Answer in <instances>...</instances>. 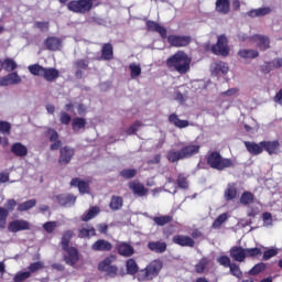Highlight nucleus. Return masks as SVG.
Masks as SVG:
<instances>
[{"label": "nucleus", "mask_w": 282, "mask_h": 282, "mask_svg": "<svg viewBox=\"0 0 282 282\" xmlns=\"http://www.w3.org/2000/svg\"><path fill=\"white\" fill-rule=\"evenodd\" d=\"M193 59L186 54L184 51H177L172 56L166 59V67L172 69L173 72H177L184 76V74H188L191 72V63Z\"/></svg>", "instance_id": "f257e3e1"}, {"label": "nucleus", "mask_w": 282, "mask_h": 282, "mask_svg": "<svg viewBox=\"0 0 282 282\" xmlns=\"http://www.w3.org/2000/svg\"><path fill=\"white\" fill-rule=\"evenodd\" d=\"M162 268H164V262L160 259L152 260L144 269L139 270L137 274L138 281H153L160 276V272H162Z\"/></svg>", "instance_id": "f03ea898"}, {"label": "nucleus", "mask_w": 282, "mask_h": 282, "mask_svg": "<svg viewBox=\"0 0 282 282\" xmlns=\"http://www.w3.org/2000/svg\"><path fill=\"white\" fill-rule=\"evenodd\" d=\"M207 164L215 171H226V169H232L235 166L231 159L221 156V153L218 151H213L208 154Z\"/></svg>", "instance_id": "7ed1b4c3"}, {"label": "nucleus", "mask_w": 282, "mask_h": 282, "mask_svg": "<svg viewBox=\"0 0 282 282\" xmlns=\"http://www.w3.org/2000/svg\"><path fill=\"white\" fill-rule=\"evenodd\" d=\"M212 54L215 56H230V46L228 45V36L220 34L217 37L216 44L212 46Z\"/></svg>", "instance_id": "20e7f679"}, {"label": "nucleus", "mask_w": 282, "mask_h": 282, "mask_svg": "<svg viewBox=\"0 0 282 282\" xmlns=\"http://www.w3.org/2000/svg\"><path fill=\"white\" fill-rule=\"evenodd\" d=\"M94 3L89 0H72L67 3V10L75 12V14H87L91 12Z\"/></svg>", "instance_id": "39448f33"}, {"label": "nucleus", "mask_w": 282, "mask_h": 282, "mask_svg": "<svg viewBox=\"0 0 282 282\" xmlns=\"http://www.w3.org/2000/svg\"><path fill=\"white\" fill-rule=\"evenodd\" d=\"M165 39L171 47H188L193 43L191 35L170 34Z\"/></svg>", "instance_id": "423d86ee"}, {"label": "nucleus", "mask_w": 282, "mask_h": 282, "mask_svg": "<svg viewBox=\"0 0 282 282\" xmlns=\"http://www.w3.org/2000/svg\"><path fill=\"white\" fill-rule=\"evenodd\" d=\"M66 254H64L63 259L66 265H70L74 268L78 261H80V253L78 252V248L76 247H66L62 249Z\"/></svg>", "instance_id": "0eeeda50"}, {"label": "nucleus", "mask_w": 282, "mask_h": 282, "mask_svg": "<svg viewBox=\"0 0 282 282\" xmlns=\"http://www.w3.org/2000/svg\"><path fill=\"white\" fill-rule=\"evenodd\" d=\"M74 155H76V150L70 147H63L59 149V158H58V164L61 166H67L69 162L74 159Z\"/></svg>", "instance_id": "6e6552de"}, {"label": "nucleus", "mask_w": 282, "mask_h": 282, "mask_svg": "<svg viewBox=\"0 0 282 282\" xmlns=\"http://www.w3.org/2000/svg\"><path fill=\"white\" fill-rule=\"evenodd\" d=\"M115 248L117 250V254H119V257H124L126 259L135 254V249L127 241H117Z\"/></svg>", "instance_id": "1a4fd4ad"}, {"label": "nucleus", "mask_w": 282, "mask_h": 282, "mask_svg": "<svg viewBox=\"0 0 282 282\" xmlns=\"http://www.w3.org/2000/svg\"><path fill=\"white\" fill-rule=\"evenodd\" d=\"M44 46L48 52H61V50H63V39L48 36L44 40Z\"/></svg>", "instance_id": "9d476101"}, {"label": "nucleus", "mask_w": 282, "mask_h": 282, "mask_svg": "<svg viewBox=\"0 0 282 282\" xmlns=\"http://www.w3.org/2000/svg\"><path fill=\"white\" fill-rule=\"evenodd\" d=\"M45 135L48 138L50 142H53L50 147L51 151H58L63 142L58 139V132L54 128H48L45 132Z\"/></svg>", "instance_id": "9b49d317"}, {"label": "nucleus", "mask_w": 282, "mask_h": 282, "mask_svg": "<svg viewBox=\"0 0 282 282\" xmlns=\"http://www.w3.org/2000/svg\"><path fill=\"white\" fill-rule=\"evenodd\" d=\"M128 187L137 195V197H144L149 194V188L144 187V184L140 182V180H134L128 184Z\"/></svg>", "instance_id": "f8f14e48"}, {"label": "nucleus", "mask_w": 282, "mask_h": 282, "mask_svg": "<svg viewBox=\"0 0 282 282\" xmlns=\"http://www.w3.org/2000/svg\"><path fill=\"white\" fill-rule=\"evenodd\" d=\"M173 243L181 246V248H195V240L189 236L175 235L172 238Z\"/></svg>", "instance_id": "ddd939ff"}, {"label": "nucleus", "mask_w": 282, "mask_h": 282, "mask_svg": "<svg viewBox=\"0 0 282 282\" xmlns=\"http://www.w3.org/2000/svg\"><path fill=\"white\" fill-rule=\"evenodd\" d=\"M93 252H111L113 250V245L105 239H98L91 245Z\"/></svg>", "instance_id": "4468645a"}, {"label": "nucleus", "mask_w": 282, "mask_h": 282, "mask_svg": "<svg viewBox=\"0 0 282 282\" xmlns=\"http://www.w3.org/2000/svg\"><path fill=\"white\" fill-rule=\"evenodd\" d=\"M145 28L148 32H156L158 34H160L161 39H166V34H169L166 28L160 25V23L153 20H147Z\"/></svg>", "instance_id": "2eb2a0df"}, {"label": "nucleus", "mask_w": 282, "mask_h": 282, "mask_svg": "<svg viewBox=\"0 0 282 282\" xmlns=\"http://www.w3.org/2000/svg\"><path fill=\"white\" fill-rule=\"evenodd\" d=\"M9 232H21L22 230H30V223L24 219H17L8 225Z\"/></svg>", "instance_id": "dca6fc26"}, {"label": "nucleus", "mask_w": 282, "mask_h": 282, "mask_svg": "<svg viewBox=\"0 0 282 282\" xmlns=\"http://www.w3.org/2000/svg\"><path fill=\"white\" fill-rule=\"evenodd\" d=\"M263 151H267L269 155H279L281 149V143L279 140L274 141H261Z\"/></svg>", "instance_id": "f3484780"}, {"label": "nucleus", "mask_w": 282, "mask_h": 282, "mask_svg": "<svg viewBox=\"0 0 282 282\" xmlns=\"http://www.w3.org/2000/svg\"><path fill=\"white\" fill-rule=\"evenodd\" d=\"M200 149H202V145L199 144L189 143L187 145H184L181 149V154L183 155V160H188L189 158L197 155Z\"/></svg>", "instance_id": "a211bd4d"}, {"label": "nucleus", "mask_w": 282, "mask_h": 282, "mask_svg": "<svg viewBox=\"0 0 282 282\" xmlns=\"http://www.w3.org/2000/svg\"><path fill=\"white\" fill-rule=\"evenodd\" d=\"M55 199L57 200V204H59V206H64V208L76 204V196L74 194H58L55 196Z\"/></svg>", "instance_id": "6ab92c4d"}, {"label": "nucleus", "mask_w": 282, "mask_h": 282, "mask_svg": "<svg viewBox=\"0 0 282 282\" xmlns=\"http://www.w3.org/2000/svg\"><path fill=\"white\" fill-rule=\"evenodd\" d=\"M229 254L234 261H238L239 263H243V261L247 259L246 249H243V247H231Z\"/></svg>", "instance_id": "aec40b11"}, {"label": "nucleus", "mask_w": 282, "mask_h": 282, "mask_svg": "<svg viewBox=\"0 0 282 282\" xmlns=\"http://www.w3.org/2000/svg\"><path fill=\"white\" fill-rule=\"evenodd\" d=\"M252 41L257 43V47H259L261 52H265V50H270V37L261 34H256L252 36Z\"/></svg>", "instance_id": "412c9836"}, {"label": "nucleus", "mask_w": 282, "mask_h": 282, "mask_svg": "<svg viewBox=\"0 0 282 282\" xmlns=\"http://www.w3.org/2000/svg\"><path fill=\"white\" fill-rule=\"evenodd\" d=\"M243 144L248 153L251 155H261V153H263V145L261 144V141L259 143L245 141Z\"/></svg>", "instance_id": "4be33fe9"}, {"label": "nucleus", "mask_w": 282, "mask_h": 282, "mask_svg": "<svg viewBox=\"0 0 282 282\" xmlns=\"http://www.w3.org/2000/svg\"><path fill=\"white\" fill-rule=\"evenodd\" d=\"M237 183H228L227 188L224 192L225 202H232L234 199H237Z\"/></svg>", "instance_id": "5701e85b"}, {"label": "nucleus", "mask_w": 282, "mask_h": 282, "mask_svg": "<svg viewBox=\"0 0 282 282\" xmlns=\"http://www.w3.org/2000/svg\"><path fill=\"white\" fill-rule=\"evenodd\" d=\"M99 61H113V44L105 43L101 46V56Z\"/></svg>", "instance_id": "b1692460"}, {"label": "nucleus", "mask_w": 282, "mask_h": 282, "mask_svg": "<svg viewBox=\"0 0 282 282\" xmlns=\"http://www.w3.org/2000/svg\"><path fill=\"white\" fill-rule=\"evenodd\" d=\"M58 76H61V72H58V69L54 67H44L42 78H44V80H46L47 83H54V80H56Z\"/></svg>", "instance_id": "393cba45"}, {"label": "nucleus", "mask_w": 282, "mask_h": 282, "mask_svg": "<svg viewBox=\"0 0 282 282\" xmlns=\"http://www.w3.org/2000/svg\"><path fill=\"white\" fill-rule=\"evenodd\" d=\"M70 186L77 187L82 195L89 193V183L78 177L72 178Z\"/></svg>", "instance_id": "a878e982"}, {"label": "nucleus", "mask_w": 282, "mask_h": 282, "mask_svg": "<svg viewBox=\"0 0 282 282\" xmlns=\"http://www.w3.org/2000/svg\"><path fill=\"white\" fill-rule=\"evenodd\" d=\"M148 250L155 252L156 254H163V252H166V242L150 241L148 242Z\"/></svg>", "instance_id": "bb28decb"}, {"label": "nucleus", "mask_w": 282, "mask_h": 282, "mask_svg": "<svg viewBox=\"0 0 282 282\" xmlns=\"http://www.w3.org/2000/svg\"><path fill=\"white\" fill-rule=\"evenodd\" d=\"M215 10L218 14H230V0H216Z\"/></svg>", "instance_id": "cd10ccee"}, {"label": "nucleus", "mask_w": 282, "mask_h": 282, "mask_svg": "<svg viewBox=\"0 0 282 282\" xmlns=\"http://www.w3.org/2000/svg\"><path fill=\"white\" fill-rule=\"evenodd\" d=\"M11 153H13L15 158H25V155H28V147L21 142H15L11 147Z\"/></svg>", "instance_id": "c85d7f7f"}, {"label": "nucleus", "mask_w": 282, "mask_h": 282, "mask_svg": "<svg viewBox=\"0 0 282 282\" xmlns=\"http://www.w3.org/2000/svg\"><path fill=\"white\" fill-rule=\"evenodd\" d=\"M169 122L170 124H174L176 129H186V127H189L188 120H182L176 113H172L169 116Z\"/></svg>", "instance_id": "c756f323"}, {"label": "nucleus", "mask_w": 282, "mask_h": 282, "mask_svg": "<svg viewBox=\"0 0 282 282\" xmlns=\"http://www.w3.org/2000/svg\"><path fill=\"white\" fill-rule=\"evenodd\" d=\"M270 12H272V9H270V7H264L259 9H252L247 12V15L250 17V19H256V17H267V14H270Z\"/></svg>", "instance_id": "7c9ffc66"}, {"label": "nucleus", "mask_w": 282, "mask_h": 282, "mask_svg": "<svg viewBox=\"0 0 282 282\" xmlns=\"http://www.w3.org/2000/svg\"><path fill=\"white\" fill-rule=\"evenodd\" d=\"M115 260H116V256L113 254L106 257L102 261L98 263L99 272H106L107 270H109V268L113 265L111 263H113Z\"/></svg>", "instance_id": "2f4dec72"}, {"label": "nucleus", "mask_w": 282, "mask_h": 282, "mask_svg": "<svg viewBox=\"0 0 282 282\" xmlns=\"http://www.w3.org/2000/svg\"><path fill=\"white\" fill-rule=\"evenodd\" d=\"M126 270H127V274H130V276H133L135 274L138 275V272H140L138 262H135V260L132 258L126 261Z\"/></svg>", "instance_id": "473e14b6"}, {"label": "nucleus", "mask_w": 282, "mask_h": 282, "mask_svg": "<svg viewBox=\"0 0 282 282\" xmlns=\"http://www.w3.org/2000/svg\"><path fill=\"white\" fill-rule=\"evenodd\" d=\"M166 160H167V162H171V164H175V162H180V160H184V156L182 154V150H170V151H167Z\"/></svg>", "instance_id": "72a5a7b5"}, {"label": "nucleus", "mask_w": 282, "mask_h": 282, "mask_svg": "<svg viewBox=\"0 0 282 282\" xmlns=\"http://www.w3.org/2000/svg\"><path fill=\"white\" fill-rule=\"evenodd\" d=\"M122 206H124V199L122 198V196H111L109 203L110 210H120Z\"/></svg>", "instance_id": "f704fd0d"}, {"label": "nucleus", "mask_w": 282, "mask_h": 282, "mask_svg": "<svg viewBox=\"0 0 282 282\" xmlns=\"http://www.w3.org/2000/svg\"><path fill=\"white\" fill-rule=\"evenodd\" d=\"M87 127V120L82 117H75L72 120V129L76 133L80 131V129H85Z\"/></svg>", "instance_id": "c9c22d12"}, {"label": "nucleus", "mask_w": 282, "mask_h": 282, "mask_svg": "<svg viewBox=\"0 0 282 282\" xmlns=\"http://www.w3.org/2000/svg\"><path fill=\"white\" fill-rule=\"evenodd\" d=\"M240 204L241 206H250L251 204H254V194L249 191H245L240 195Z\"/></svg>", "instance_id": "e433bc0d"}, {"label": "nucleus", "mask_w": 282, "mask_h": 282, "mask_svg": "<svg viewBox=\"0 0 282 282\" xmlns=\"http://www.w3.org/2000/svg\"><path fill=\"white\" fill-rule=\"evenodd\" d=\"M238 56H240V58H259V51L257 50H248V48H242L240 51H238Z\"/></svg>", "instance_id": "4c0bfd02"}, {"label": "nucleus", "mask_w": 282, "mask_h": 282, "mask_svg": "<svg viewBox=\"0 0 282 282\" xmlns=\"http://www.w3.org/2000/svg\"><path fill=\"white\" fill-rule=\"evenodd\" d=\"M1 70L4 69V72H14L19 65L13 58L7 57L3 62H1Z\"/></svg>", "instance_id": "58836bf2"}, {"label": "nucleus", "mask_w": 282, "mask_h": 282, "mask_svg": "<svg viewBox=\"0 0 282 282\" xmlns=\"http://www.w3.org/2000/svg\"><path fill=\"white\" fill-rule=\"evenodd\" d=\"M79 239H89V237H96V228L89 226L88 228H82L78 230Z\"/></svg>", "instance_id": "ea45409f"}, {"label": "nucleus", "mask_w": 282, "mask_h": 282, "mask_svg": "<svg viewBox=\"0 0 282 282\" xmlns=\"http://www.w3.org/2000/svg\"><path fill=\"white\" fill-rule=\"evenodd\" d=\"M210 263V260L206 257H203L198 263L195 265V272L197 274H204L206 268H208V264Z\"/></svg>", "instance_id": "a19ab883"}, {"label": "nucleus", "mask_w": 282, "mask_h": 282, "mask_svg": "<svg viewBox=\"0 0 282 282\" xmlns=\"http://www.w3.org/2000/svg\"><path fill=\"white\" fill-rule=\"evenodd\" d=\"M73 237H74L73 230H66L63 232L62 240H61L62 249L69 248V243H70Z\"/></svg>", "instance_id": "79ce46f5"}, {"label": "nucleus", "mask_w": 282, "mask_h": 282, "mask_svg": "<svg viewBox=\"0 0 282 282\" xmlns=\"http://www.w3.org/2000/svg\"><path fill=\"white\" fill-rule=\"evenodd\" d=\"M8 217H10V212L0 206V230H4L8 226Z\"/></svg>", "instance_id": "37998d69"}, {"label": "nucleus", "mask_w": 282, "mask_h": 282, "mask_svg": "<svg viewBox=\"0 0 282 282\" xmlns=\"http://www.w3.org/2000/svg\"><path fill=\"white\" fill-rule=\"evenodd\" d=\"M100 213V207H91L85 215L82 216V221H91Z\"/></svg>", "instance_id": "c03bdc74"}, {"label": "nucleus", "mask_w": 282, "mask_h": 282, "mask_svg": "<svg viewBox=\"0 0 282 282\" xmlns=\"http://www.w3.org/2000/svg\"><path fill=\"white\" fill-rule=\"evenodd\" d=\"M36 206V199L32 198L24 203L18 205L19 213H25V210H30Z\"/></svg>", "instance_id": "a18cd8bd"}, {"label": "nucleus", "mask_w": 282, "mask_h": 282, "mask_svg": "<svg viewBox=\"0 0 282 282\" xmlns=\"http://www.w3.org/2000/svg\"><path fill=\"white\" fill-rule=\"evenodd\" d=\"M153 221L156 226H166V224H171L173 221V216L165 215V216H155Z\"/></svg>", "instance_id": "49530a36"}, {"label": "nucleus", "mask_w": 282, "mask_h": 282, "mask_svg": "<svg viewBox=\"0 0 282 282\" xmlns=\"http://www.w3.org/2000/svg\"><path fill=\"white\" fill-rule=\"evenodd\" d=\"M230 72V68L228 67V63L226 62H217L214 65V73L216 74H227Z\"/></svg>", "instance_id": "de8ad7c7"}, {"label": "nucleus", "mask_w": 282, "mask_h": 282, "mask_svg": "<svg viewBox=\"0 0 282 282\" xmlns=\"http://www.w3.org/2000/svg\"><path fill=\"white\" fill-rule=\"evenodd\" d=\"M226 221H228V214L224 213L220 214L213 223L212 227L217 230L219 228H221L223 224H226Z\"/></svg>", "instance_id": "09e8293b"}, {"label": "nucleus", "mask_w": 282, "mask_h": 282, "mask_svg": "<svg viewBox=\"0 0 282 282\" xmlns=\"http://www.w3.org/2000/svg\"><path fill=\"white\" fill-rule=\"evenodd\" d=\"M45 70V67L39 65V64H33L29 66V72L33 76H40L43 78V72Z\"/></svg>", "instance_id": "8fccbe9b"}, {"label": "nucleus", "mask_w": 282, "mask_h": 282, "mask_svg": "<svg viewBox=\"0 0 282 282\" xmlns=\"http://www.w3.org/2000/svg\"><path fill=\"white\" fill-rule=\"evenodd\" d=\"M267 264L263 262L257 263L250 271V276H257V274H261V272L265 271Z\"/></svg>", "instance_id": "3c124183"}, {"label": "nucleus", "mask_w": 282, "mask_h": 282, "mask_svg": "<svg viewBox=\"0 0 282 282\" xmlns=\"http://www.w3.org/2000/svg\"><path fill=\"white\" fill-rule=\"evenodd\" d=\"M121 177L124 180H133L138 175V170L135 169H124L120 172Z\"/></svg>", "instance_id": "603ef678"}, {"label": "nucleus", "mask_w": 282, "mask_h": 282, "mask_svg": "<svg viewBox=\"0 0 282 282\" xmlns=\"http://www.w3.org/2000/svg\"><path fill=\"white\" fill-rule=\"evenodd\" d=\"M229 272L232 276H236V279H241V276H243V271H241V268H239L237 263L230 264Z\"/></svg>", "instance_id": "864d4df0"}, {"label": "nucleus", "mask_w": 282, "mask_h": 282, "mask_svg": "<svg viewBox=\"0 0 282 282\" xmlns=\"http://www.w3.org/2000/svg\"><path fill=\"white\" fill-rule=\"evenodd\" d=\"M176 184L178 188H183L184 191L188 189V178H186L184 174H178Z\"/></svg>", "instance_id": "5fc2aeb1"}, {"label": "nucleus", "mask_w": 282, "mask_h": 282, "mask_svg": "<svg viewBox=\"0 0 282 282\" xmlns=\"http://www.w3.org/2000/svg\"><path fill=\"white\" fill-rule=\"evenodd\" d=\"M247 258H254V257H261L263 254V250L261 248H246Z\"/></svg>", "instance_id": "6e6d98bb"}, {"label": "nucleus", "mask_w": 282, "mask_h": 282, "mask_svg": "<svg viewBox=\"0 0 282 282\" xmlns=\"http://www.w3.org/2000/svg\"><path fill=\"white\" fill-rule=\"evenodd\" d=\"M142 127L141 121H135L133 124H131L127 130L126 133L127 135H135L138 133V130Z\"/></svg>", "instance_id": "4d7b16f0"}, {"label": "nucleus", "mask_w": 282, "mask_h": 282, "mask_svg": "<svg viewBox=\"0 0 282 282\" xmlns=\"http://www.w3.org/2000/svg\"><path fill=\"white\" fill-rule=\"evenodd\" d=\"M10 131H12V124L8 121H0V133H3V135H10Z\"/></svg>", "instance_id": "13d9d810"}, {"label": "nucleus", "mask_w": 282, "mask_h": 282, "mask_svg": "<svg viewBox=\"0 0 282 282\" xmlns=\"http://www.w3.org/2000/svg\"><path fill=\"white\" fill-rule=\"evenodd\" d=\"M45 268V264L42 261L33 262L29 265L28 270L30 274L34 272H39V270H43Z\"/></svg>", "instance_id": "bf43d9fd"}, {"label": "nucleus", "mask_w": 282, "mask_h": 282, "mask_svg": "<svg viewBox=\"0 0 282 282\" xmlns=\"http://www.w3.org/2000/svg\"><path fill=\"white\" fill-rule=\"evenodd\" d=\"M32 274L29 271L19 272L14 275L13 281L14 282H23L26 281V279H30Z\"/></svg>", "instance_id": "052dcab7"}, {"label": "nucleus", "mask_w": 282, "mask_h": 282, "mask_svg": "<svg viewBox=\"0 0 282 282\" xmlns=\"http://www.w3.org/2000/svg\"><path fill=\"white\" fill-rule=\"evenodd\" d=\"M7 78H9L11 85H19V83H21V76H19V73L17 72L9 73Z\"/></svg>", "instance_id": "680f3d73"}, {"label": "nucleus", "mask_w": 282, "mask_h": 282, "mask_svg": "<svg viewBox=\"0 0 282 282\" xmlns=\"http://www.w3.org/2000/svg\"><path fill=\"white\" fill-rule=\"evenodd\" d=\"M276 254H279V249L271 248L263 252L262 259L263 261H269V259H272V257H276Z\"/></svg>", "instance_id": "e2e57ef3"}, {"label": "nucleus", "mask_w": 282, "mask_h": 282, "mask_svg": "<svg viewBox=\"0 0 282 282\" xmlns=\"http://www.w3.org/2000/svg\"><path fill=\"white\" fill-rule=\"evenodd\" d=\"M129 69L131 72V78H138L142 74V68L140 65L130 64Z\"/></svg>", "instance_id": "0e129e2a"}, {"label": "nucleus", "mask_w": 282, "mask_h": 282, "mask_svg": "<svg viewBox=\"0 0 282 282\" xmlns=\"http://www.w3.org/2000/svg\"><path fill=\"white\" fill-rule=\"evenodd\" d=\"M104 272L106 276H109L110 279H116V276H118V265L112 264Z\"/></svg>", "instance_id": "69168bd1"}, {"label": "nucleus", "mask_w": 282, "mask_h": 282, "mask_svg": "<svg viewBox=\"0 0 282 282\" xmlns=\"http://www.w3.org/2000/svg\"><path fill=\"white\" fill-rule=\"evenodd\" d=\"M74 65L77 69H84L85 70V69L89 68V61H87V59H77V61H75Z\"/></svg>", "instance_id": "338daca9"}, {"label": "nucleus", "mask_w": 282, "mask_h": 282, "mask_svg": "<svg viewBox=\"0 0 282 282\" xmlns=\"http://www.w3.org/2000/svg\"><path fill=\"white\" fill-rule=\"evenodd\" d=\"M217 261L219 265H223L224 268H229L232 264L228 256H220L219 258H217Z\"/></svg>", "instance_id": "774afa93"}]
</instances>
